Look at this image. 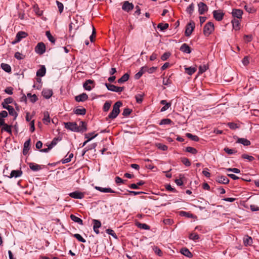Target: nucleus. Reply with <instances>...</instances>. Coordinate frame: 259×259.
<instances>
[{
  "instance_id": "1",
  "label": "nucleus",
  "mask_w": 259,
  "mask_h": 259,
  "mask_svg": "<svg viewBox=\"0 0 259 259\" xmlns=\"http://www.w3.org/2000/svg\"><path fill=\"white\" fill-rule=\"evenodd\" d=\"M122 103L120 101L116 102L113 105V109L108 116L106 117V120L109 119H113L115 118L120 112L119 108L122 106Z\"/></svg>"
},
{
  "instance_id": "2",
  "label": "nucleus",
  "mask_w": 259,
  "mask_h": 259,
  "mask_svg": "<svg viewBox=\"0 0 259 259\" xmlns=\"http://www.w3.org/2000/svg\"><path fill=\"white\" fill-rule=\"evenodd\" d=\"M214 30V25L211 22H207L203 28V33L205 36H209Z\"/></svg>"
},
{
  "instance_id": "3",
  "label": "nucleus",
  "mask_w": 259,
  "mask_h": 259,
  "mask_svg": "<svg viewBox=\"0 0 259 259\" xmlns=\"http://www.w3.org/2000/svg\"><path fill=\"white\" fill-rule=\"evenodd\" d=\"M195 28V23L191 21L186 26L185 34L186 36L189 37L191 35Z\"/></svg>"
},
{
  "instance_id": "4",
  "label": "nucleus",
  "mask_w": 259,
  "mask_h": 259,
  "mask_svg": "<svg viewBox=\"0 0 259 259\" xmlns=\"http://www.w3.org/2000/svg\"><path fill=\"white\" fill-rule=\"evenodd\" d=\"M105 86L109 91L115 92L116 93H120L122 92L124 89L123 87H117L108 83H106Z\"/></svg>"
},
{
  "instance_id": "5",
  "label": "nucleus",
  "mask_w": 259,
  "mask_h": 259,
  "mask_svg": "<svg viewBox=\"0 0 259 259\" xmlns=\"http://www.w3.org/2000/svg\"><path fill=\"white\" fill-rule=\"evenodd\" d=\"M65 127L71 131L77 132V124L75 122H64Z\"/></svg>"
},
{
  "instance_id": "6",
  "label": "nucleus",
  "mask_w": 259,
  "mask_h": 259,
  "mask_svg": "<svg viewBox=\"0 0 259 259\" xmlns=\"http://www.w3.org/2000/svg\"><path fill=\"white\" fill-rule=\"evenodd\" d=\"M27 36V34L25 32L22 31H19L16 34L15 39L12 42V44L13 45L16 44L20 41L22 38H25Z\"/></svg>"
},
{
  "instance_id": "7",
  "label": "nucleus",
  "mask_w": 259,
  "mask_h": 259,
  "mask_svg": "<svg viewBox=\"0 0 259 259\" xmlns=\"http://www.w3.org/2000/svg\"><path fill=\"white\" fill-rule=\"evenodd\" d=\"M35 51L38 54H43L46 51V46L44 43L42 42L38 43L35 48Z\"/></svg>"
},
{
  "instance_id": "8",
  "label": "nucleus",
  "mask_w": 259,
  "mask_h": 259,
  "mask_svg": "<svg viewBox=\"0 0 259 259\" xmlns=\"http://www.w3.org/2000/svg\"><path fill=\"white\" fill-rule=\"evenodd\" d=\"M198 13L200 15H203L206 12L208 8L207 6L203 2H199L198 4Z\"/></svg>"
},
{
  "instance_id": "9",
  "label": "nucleus",
  "mask_w": 259,
  "mask_h": 259,
  "mask_svg": "<svg viewBox=\"0 0 259 259\" xmlns=\"http://www.w3.org/2000/svg\"><path fill=\"white\" fill-rule=\"evenodd\" d=\"M224 15V13L221 10L213 11V17L217 21H221L223 19Z\"/></svg>"
},
{
  "instance_id": "10",
  "label": "nucleus",
  "mask_w": 259,
  "mask_h": 259,
  "mask_svg": "<svg viewBox=\"0 0 259 259\" xmlns=\"http://www.w3.org/2000/svg\"><path fill=\"white\" fill-rule=\"evenodd\" d=\"M92 221L93 223L94 231L97 234H99L100 233L99 228L101 227V223L99 220L96 219H93Z\"/></svg>"
},
{
  "instance_id": "11",
  "label": "nucleus",
  "mask_w": 259,
  "mask_h": 259,
  "mask_svg": "<svg viewBox=\"0 0 259 259\" xmlns=\"http://www.w3.org/2000/svg\"><path fill=\"white\" fill-rule=\"evenodd\" d=\"M215 180L220 184H227L229 182L228 178L225 176H219L216 177Z\"/></svg>"
},
{
  "instance_id": "12",
  "label": "nucleus",
  "mask_w": 259,
  "mask_h": 259,
  "mask_svg": "<svg viewBox=\"0 0 259 259\" xmlns=\"http://www.w3.org/2000/svg\"><path fill=\"white\" fill-rule=\"evenodd\" d=\"M23 174L22 171L21 169L19 170H13L11 173L10 175L9 176V178H19Z\"/></svg>"
},
{
  "instance_id": "13",
  "label": "nucleus",
  "mask_w": 259,
  "mask_h": 259,
  "mask_svg": "<svg viewBox=\"0 0 259 259\" xmlns=\"http://www.w3.org/2000/svg\"><path fill=\"white\" fill-rule=\"evenodd\" d=\"M134 8V5L132 3H129L128 1H125L124 2L122 9L126 12H128L130 10H132Z\"/></svg>"
},
{
  "instance_id": "14",
  "label": "nucleus",
  "mask_w": 259,
  "mask_h": 259,
  "mask_svg": "<svg viewBox=\"0 0 259 259\" xmlns=\"http://www.w3.org/2000/svg\"><path fill=\"white\" fill-rule=\"evenodd\" d=\"M77 132H84L87 130V124L83 121H81L79 122V125H77Z\"/></svg>"
},
{
  "instance_id": "15",
  "label": "nucleus",
  "mask_w": 259,
  "mask_h": 259,
  "mask_svg": "<svg viewBox=\"0 0 259 259\" xmlns=\"http://www.w3.org/2000/svg\"><path fill=\"white\" fill-rule=\"evenodd\" d=\"M29 166L32 170H33L34 171H38V170H40L41 169H42L44 166L41 165H38L35 163L30 162L29 163Z\"/></svg>"
},
{
  "instance_id": "16",
  "label": "nucleus",
  "mask_w": 259,
  "mask_h": 259,
  "mask_svg": "<svg viewBox=\"0 0 259 259\" xmlns=\"http://www.w3.org/2000/svg\"><path fill=\"white\" fill-rule=\"evenodd\" d=\"M232 16L234 18L240 19L242 18L243 11L240 9H233L232 12Z\"/></svg>"
},
{
  "instance_id": "17",
  "label": "nucleus",
  "mask_w": 259,
  "mask_h": 259,
  "mask_svg": "<svg viewBox=\"0 0 259 259\" xmlns=\"http://www.w3.org/2000/svg\"><path fill=\"white\" fill-rule=\"evenodd\" d=\"M95 188L101 193H115L114 191H113L110 188H103L102 187L96 186L95 187Z\"/></svg>"
},
{
  "instance_id": "18",
  "label": "nucleus",
  "mask_w": 259,
  "mask_h": 259,
  "mask_svg": "<svg viewBox=\"0 0 259 259\" xmlns=\"http://www.w3.org/2000/svg\"><path fill=\"white\" fill-rule=\"evenodd\" d=\"M180 50L182 52L187 54H190L192 51L191 48L187 44L185 43L183 44L181 46Z\"/></svg>"
},
{
  "instance_id": "19",
  "label": "nucleus",
  "mask_w": 259,
  "mask_h": 259,
  "mask_svg": "<svg viewBox=\"0 0 259 259\" xmlns=\"http://www.w3.org/2000/svg\"><path fill=\"white\" fill-rule=\"evenodd\" d=\"M53 95V91L51 89H45L42 91V95L46 99H49Z\"/></svg>"
},
{
  "instance_id": "20",
  "label": "nucleus",
  "mask_w": 259,
  "mask_h": 259,
  "mask_svg": "<svg viewBox=\"0 0 259 259\" xmlns=\"http://www.w3.org/2000/svg\"><path fill=\"white\" fill-rule=\"evenodd\" d=\"M180 252L184 255L189 258H191L193 257L192 253L186 247L182 248L180 250Z\"/></svg>"
},
{
  "instance_id": "21",
  "label": "nucleus",
  "mask_w": 259,
  "mask_h": 259,
  "mask_svg": "<svg viewBox=\"0 0 259 259\" xmlns=\"http://www.w3.org/2000/svg\"><path fill=\"white\" fill-rule=\"evenodd\" d=\"M88 98V95L85 93H82L75 97V100L77 102H84Z\"/></svg>"
},
{
  "instance_id": "22",
  "label": "nucleus",
  "mask_w": 259,
  "mask_h": 259,
  "mask_svg": "<svg viewBox=\"0 0 259 259\" xmlns=\"http://www.w3.org/2000/svg\"><path fill=\"white\" fill-rule=\"evenodd\" d=\"M94 133H89L85 135V138L87 139V140L83 143L82 147L84 146L90 141L92 140V139H93L94 138L98 136V134H95L94 136L92 137L91 138H89V136H91Z\"/></svg>"
},
{
  "instance_id": "23",
  "label": "nucleus",
  "mask_w": 259,
  "mask_h": 259,
  "mask_svg": "<svg viewBox=\"0 0 259 259\" xmlns=\"http://www.w3.org/2000/svg\"><path fill=\"white\" fill-rule=\"evenodd\" d=\"M46 73V69L44 65H42L39 69L36 72L37 76H44L45 75Z\"/></svg>"
},
{
  "instance_id": "24",
  "label": "nucleus",
  "mask_w": 259,
  "mask_h": 259,
  "mask_svg": "<svg viewBox=\"0 0 259 259\" xmlns=\"http://www.w3.org/2000/svg\"><path fill=\"white\" fill-rule=\"evenodd\" d=\"M42 121L44 124L48 125L50 122V115L48 111H45L44 113V118Z\"/></svg>"
},
{
  "instance_id": "25",
  "label": "nucleus",
  "mask_w": 259,
  "mask_h": 259,
  "mask_svg": "<svg viewBox=\"0 0 259 259\" xmlns=\"http://www.w3.org/2000/svg\"><path fill=\"white\" fill-rule=\"evenodd\" d=\"M136 226L139 229H144V230H149L150 227L149 226L147 225L146 224L141 223L139 222H136Z\"/></svg>"
},
{
  "instance_id": "26",
  "label": "nucleus",
  "mask_w": 259,
  "mask_h": 259,
  "mask_svg": "<svg viewBox=\"0 0 259 259\" xmlns=\"http://www.w3.org/2000/svg\"><path fill=\"white\" fill-rule=\"evenodd\" d=\"M237 143H240L244 146H249L250 145V142L245 138H238Z\"/></svg>"
},
{
  "instance_id": "27",
  "label": "nucleus",
  "mask_w": 259,
  "mask_h": 259,
  "mask_svg": "<svg viewBox=\"0 0 259 259\" xmlns=\"http://www.w3.org/2000/svg\"><path fill=\"white\" fill-rule=\"evenodd\" d=\"M70 217L71 220L74 221V222H76L81 225H83L82 220L81 219L79 218L78 217L75 216L74 214H71Z\"/></svg>"
},
{
  "instance_id": "28",
  "label": "nucleus",
  "mask_w": 259,
  "mask_h": 259,
  "mask_svg": "<svg viewBox=\"0 0 259 259\" xmlns=\"http://www.w3.org/2000/svg\"><path fill=\"white\" fill-rule=\"evenodd\" d=\"M94 81L92 80L91 79L87 80L84 83H83V87L84 88L88 91H91L92 90V87L89 85L90 84L93 83Z\"/></svg>"
},
{
  "instance_id": "29",
  "label": "nucleus",
  "mask_w": 259,
  "mask_h": 259,
  "mask_svg": "<svg viewBox=\"0 0 259 259\" xmlns=\"http://www.w3.org/2000/svg\"><path fill=\"white\" fill-rule=\"evenodd\" d=\"M130 75L128 73H125L123 75L121 78L118 79V82L119 83H122L126 81L129 79Z\"/></svg>"
},
{
  "instance_id": "30",
  "label": "nucleus",
  "mask_w": 259,
  "mask_h": 259,
  "mask_svg": "<svg viewBox=\"0 0 259 259\" xmlns=\"http://www.w3.org/2000/svg\"><path fill=\"white\" fill-rule=\"evenodd\" d=\"M7 110L9 111V113L10 115H12L13 116H14L15 118L17 117L18 116L17 113L15 111L14 108L11 106L7 107Z\"/></svg>"
},
{
  "instance_id": "31",
  "label": "nucleus",
  "mask_w": 259,
  "mask_h": 259,
  "mask_svg": "<svg viewBox=\"0 0 259 259\" xmlns=\"http://www.w3.org/2000/svg\"><path fill=\"white\" fill-rule=\"evenodd\" d=\"M232 23L233 25V27L235 30H238L240 29V22L237 19H233L232 20Z\"/></svg>"
},
{
  "instance_id": "32",
  "label": "nucleus",
  "mask_w": 259,
  "mask_h": 259,
  "mask_svg": "<svg viewBox=\"0 0 259 259\" xmlns=\"http://www.w3.org/2000/svg\"><path fill=\"white\" fill-rule=\"evenodd\" d=\"M75 23L73 22H71L69 25V32L71 33L72 29H74L76 30L78 28V25L77 24V22L76 20H74Z\"/></svg>"
},
{
  "instance_id": "33",
  "label": "nucleus",
  "mask_w": 259,
  "mask_h": 259,
  "mask_svg": "<svg viewBox=\"0 0 259 259\" xmlns=\"http://www.w3.org/2000/svg\"><path fill=\"white\" fill-rule=\"evenodd\" d=\"M243 242L245 246L250 245L252 243V239L251 237L246 236L245 238H244Z\"/></svg>"
},
{
  "instance_id": "34",
  "label": "nucleus",
  "mask_w": 259,
  "mask_h": 259,
  "mask_svg": "<svg viewBox=\"0 0 259 259\" xmlns=\"http://www.w3.org/2000/svg\"><path fill=\"white\" fill-rule=\"evenodd\" d=\"M1 66L2 68L6 72L10 73L11 72V67L9 64L2 63Z\"/></svg>"
},
{
  "instance_id": "35",
  "label": "nucleus",
  "mask_w": 259,
  "mask_h": 259,
  "mask_svg": "<svg viewBox=\"0 0 259 259\" xmlns=\"http://www.w3.org/2000/svg\"><path fill=\"white\" fill-rule=\"evenodd\" d=\"M142 68H145V69H144V73L146 72H147L149 74L153 73L157 69V67H152L150 68H148L147 66H143Z\"/></svg>"
},
{
  "instance_id": "36",
  "label": "nucleus",
  "mask_w": 259,
  "mask_h": 259,
  "mask_svg": "<svg viewBox=\"0 0 259 259\" xmlns=\"http://www.w3.org/2000/svg\"><path fill=\"white\" fill-rule=\"evenodd\" d=\"M36 81L37 83H35L33 85V88L37 90H39L41 88V79L39 77H37L36 78Z\"/></svg>"
},
{
  "instance_id": "37",
  "label": "nucleus",
  "mask_w": 259,
  "mask_h": 259,
  "mask_svg": "<svg viewBox=\"0 0 259 259\" xmlns=\"http://www.w3.org/2000/svg\"><path fill=\"white\" fill-rule=\"evenodd\" d=\"M74 112L76 114L83 115L86 113V110L84 108L80 109L77 108L74 110Z\"/></svg>"
},
{
  "instance_id": "38",
  "label": "nucleus",
  "mask_w": 259,
  "mask_h": 259,
  "mask_svg": "<svg viewBox=\"0 0 259 259\" xmlns=\"http://www.w3.org/2000/svg\"><path fill=\"white\" fill-rule=\"evenodd\" d=\"M168 27V24L167 23H159L157 25V28L160 29L161 31H164Z\"/></svg>"
},
{
  "instance_id": "39",
  "label": "nucleus",
  "mask_w": 259,
  "mask_h": 259,
  "mask_svg": "<svg viewBox=\"0 0 259 259\" xmlns=\"http://www.w3.org/2000/svg\"><path fill=\"white\" fill-rule=\"evenodd\" d=\"M72 236L75 237L79 242L85 243L86 242L85 239H84L80 234H73Z\"/></svg>"
},
{
  "instance_id": "40",
  "label": "nucleus",
  "mask_w": 259,
  "mask_h": 259,
  "mask_svg": "<svg viewBox=\"0 0 259 259\" xmlns=\"http://www.w3.org/2000/svg\"><path fill=\"white\" fill-rule=\"evenodd\" d=\"M194 11V4L192 3L190 4L186 9V12L187 13L189 14L190 15H192Z\"/></svg>"
},
{
  "instance_id": "41",
  "label": "nucleus",
  "mask_w": 259,
  "mask_h": 259,
  "mask_svg": "<svg viewBox=\"0 0 259 259\" xmlns=\"http://www.w3.org/2000/svg\"><path fill=\"white\" fill-rule=\"evenodd\" d=\"M185 70L186 72L188 74L191 75L193 74L194 72H195V71H196V69L194 67H190L188 68H185Z\"/></svg>"
},
{
  "instance_id": "42",
  "label": "nucleus",
  "mask_w": 259,
  "mask_h": 259,
  "mask_svg": "<svg viewBox=\"0 0 259 259\" xmlns=\"http://www.w3.org/2000/svg\"><path fill=\"white\" fill-rule=\"evenodd\" d=\"M145 69V68H141L140 70L135 75V79H139L142 76V75L144 73V69Z\"/></svg>"
},
{
  "instance_id": "43",
  "label": "nucleus",
  "mask_w": 259,
  "mask_h": 259,
  "mask_svg": "<svg viewBox=\"0 0 259 259\" xmlns=\"http://www.w3.org/2000/svg\"><path fill=\"white\" fill-rule=\"evenodd\" d=\"M186 151L187 152L194 155L197 153V150L195 148L192 147H187L186 149Z\"/></svg>"
},
{
  "instance_id": "44",
  "label": "nucleus",
  "mask_w": 259,
  "mask_h": 259,
  "mask_svg": "<svg viewBox=\"0 0 259 259\" xmlns=\"http://www.w3.org/2000/svg\"><path fill=\"white\" fill-rule=\"evenodd\" d=\"M172 123L171 120L168 118H165L162 119L160 123V125H165V124H170Z\"/></svg>"
},
{
  "instance_id": "45",
  "label": "nucleus",
  "mask_w": 259,
  "mask_h": 259,
  "mask_svg": "<svg viewBox=\"0 0 259 259\" xmlns=\"http://www.w3.org/2000/svg\"><path fill=\"white\" fill-rule=\"evenodd\" d=\"M27 97L30 98L31 102L32 103L35 102L37 100V97L35 94L31 95L30 93H28L27 95Z\"/></svg>"
},
{
  "instance_id": "46",
  "label": "nucleus",
  "mask_w": 259,
  "mask_h": 259,
  "mask_svg": "<svg viewBox=\"0 0 259 259\" xmlns=\"http://www.w3.org/2000/svg\"><path fill=\"white\" fill-rule=\"evenodd\" d=\"M186 136L188 138L191 139L192 140H193L194 141H199V138L197 136L193 135L192 134H191L190 133H187L186 134Z\"/></svg>"
},
{
  "instance_id": "47",
  "label": "nucleus",
  "mask_w": 259,
  "mask_h": 259,
  "mask_svg": "<svg viewBox=\"0 0 259 259\" xmlns=\"http://www.w3.org/2000/svg\"><path fill=\"white\" fill-rule=\"evenodd\" d=\"M14 56L17 59L19 60L24 59L25 57L24 55L22 54V53L19 52L15 53Z\"/></svg>"
},
{
  "instance_id": "48",
  "label": "nucleus",
  "mask_w": 259,
  "mask_h": 259,
  "mask_svg": "<svg viewBox=\"0 0 259 259\" xmlns=\"http://www.w3.org/2000/svg\"><path fill=\"white\" fill-rule=\"evenodd\" d=\"M153 250L154 252L159 256H161L163 254L161 250L157 246H154L153 247Z\"/></svg>"
},
{
  "instance_id": "49",
  "label": "nucleus",
  "mask_w": 259,
  "mask_h": 259,
  "mask_svg": "<svg viewBox=\"0 0 259 259\" xmlns=\"http://www.w3.org/2000/svg\"><path fill=\"white\" fill-rule=\"evenodd\" d=\"M46 36L48 37V39L52 43L54 44L55 42V38L52 35L50 32L49 31H47L46 32Z\"/></svg>"
},
{
  "instance_id": "50",
  "label": "nucleus",
  "mask_w": 259,
  "mask_h": 259,
  "mask_svg": "<svg viewBox=\"0 0 259 259\" xmlns=\"http://www.w3.org/2000/svg\"><path fill=\"white\" fill-rule=\"evenodd\" d=\"M2 130H4L10 134L12 133L11 126L9 125H8L6 123H5L3 125V127H2Z\"/></svg>"
},
{
  "instance_id": "51",
  "label": "nucleus",
  "mask_w": 259,
  "mask_h": 259,
  "mask_svg": "<svg viewBox=\"0 0 259 259\" xmlns=\"http://www.w3.org/2000/svg\"><path fill=\"white\" fill-rule=\"evenodd\" d=\"M208 68V66L205 64L200 65L199 67V73L201 74L206 71Z\"/></svg>"
},
{
  "instance_id": "52",
  "label": "nucleus",
  "mask_w": 259,
  "mask_h": 259,
  "mask_svg": "<svg viewBox=\"0 0 259 259\" xmlns=\"http://www.w3.org/2000/svg\"><path fill=\"white\" fill-rule=\"evenodd\" d=\"M224 150L229 155H232L237 152V151L233 149H229L228 147H225Z\"/></svg>"
},
{
  "instance_id": "53",
  "label": "nucleus",
  "mask_w": 259,
  "mask_h": 259,
  "mask_svg": "<svg viewBox=\"0 0 259 259\" xmlns=\"http://www.w3.org/2000/svg\"><path fill=\"white\" fill-rule=\"evenodd\" d=\"M73 153L69 154L68 157L65 158L63 159H62V163L64 164V163L69 162L71 161V158L73 157Z\"/></svg>"
},
{
  "instance_id": "54",
  "label": "nucleus",
  "mask_w": 259,
  "mask_h": 259,
  "mask_svg": "<svg viewBox=\"0 0 259 259\" xmlns=\"http://www.w3.org/2000/svg\"><path fill=\"white\" fill-rule=\"evenodd\" d=\"M106 232L109 235H111L114 238L117 239V236L116 235V234L115 233L114 231L113 230L108 229L106 230Z\"/></svg>"
},
{
  "instance_id": "55",
  "label": "nucleus",
  "mask_w": 259,
  "mask_h": 259,
  "mask_svg": "<svg viewBox=\"0 0 259 259\" xmlns=\"http://www.w3.org/2000/svg\"><path fill=\"white\" fill-rule=\"evenodd\" d=\"M189 239L193 240H196L199 239L198 234L196 233H191L189 235Z\"/></svg>"
},
{
  "instance_id": "56",
  "label": "nucleus",
  "mask_w": 259,
  "mask_h": 259,
  "mask_svg": "<svg viewBox=\"0 0 259 259\" xmlns=\"http://www.w3.org/2000/svg\"><path fill=\"white\" fill-rule=\"evenodd\" d=\"M181 161L184 165L187 166H189L191 165V162L187 158H182Z\"/></svg>"
},
{
  "instance_id": "57",
  "label": "nucleus",
  "mask_w": 259,
  "mask_h": 259,
  "mask_svg": "<svg viewBox=\"0 0 259 259\" xmlns=\"http://www.w3.org/2000/svg\"><path fill=\"white\" fill-rule=\"evenodd\" d=\"M228 125L232 130H235L239 127V125L237 123L234 122H229L228 123Z\"/></svg>"
},
{
  "instance_id": "58",
  "label": "nucleus",
  "mask_w": 259,
  "mask_h": 259,
  "mask_svg": "<svg viewBox=\"0 0 259 259\" xmlns=\"http://www.w3.org/2000/svg\"><path fill=\"white\" fill-rule=\"evenodd\" d=\"M30 139H28L24 144L23 149L27 150H29L30 149Z\"/></svg>"
},
{
  "instance_id": "59",
  "label": "nucleus",
  "mask_w": 259,
  "mask_h": 259,
  "mask_svg": "<svg viewBox=\"0 0 259 259\" xmlns=\"http://www.w3.org/2000/svg\"><path fill=\"white\" fill-rule=\"evenodd\" d=\"M56 4L59 12L61 13L63 12L64 9V6L63 4L59 1H57Z\"/></svg>"
},
{
  "instance_id": "60",
  "label": "nucleus",
  "mask_w": 259,
  "mask_h": 259,
  "mask_svg": "<svg viewBox=\"0 0 259 259\" xmlns=\"http://www.w3.org/2000/svg\"><path fill=\"white\" fill-rule=\"evenodd\" d=\"M111 107V103L109 102H106L104 103L103 106V110L105 112L108 111Z\"/></svg>"
},
{
  "instance_id": "61",
  "label": "nucleus",
  "mask_w": 259,
  "mask_h": 259,
  "mask_svg": "<svg viewBox=\"0 0 259 259\" xmlns=\"http://www.w3.org/2000/svg\"><path fill=\"white\" fill-rule=\"evenodd\" d=\"M170 56V53L169 52L164 53L161 57V59L162 61L166 60Z\"/></svg>"
},
{
  "instance_id": "62",
  "label": "nucleus",
  "mask_w": 259,
  "mask_h": 259,
  "mask_svg": "<svg viewBox=\"0 0 259 259\" xmlns=\"http://www.w3.org/2000/svg\"><path fill=\"white\" fill-rule=\"evenodd\" d=\"M242 158L245 159H247L250 161H253L254 160V157L252 156H249L247 154H244L242 155Z\"/></svg>"
},
{
  "instance_id": "63",
  "label": "nucleus",
  "mask_w": 259,
  "mask_h": 259,
  "mask_svg": "<svg viewBox=\"0 0 259 259\" xmlns=\"http://www.w3.org/2000/svg\"><path fill=\"white\" fill-rule=\"evenodd\" d=\"M163 222L166 225H170L174 223V221L170 219H165L163 220Z\"/></svg>"
},
{
  "instance_id": "64",
  "label": "nucleus",
  "mask_w": 259,
  "mask_h": 259,
  "mask_svg": "<svg viewBox=\"0 0 259 259\" xmlns=\"http://www.w3.org/2000/svg\"><path fill=\"white\" fill-rule=\"evenodd\" d=\"M143 96L141 94H138L135 96L136 101L138 103H141L143 101Z\"/></svg>"
}]
</instances>
